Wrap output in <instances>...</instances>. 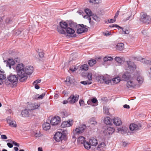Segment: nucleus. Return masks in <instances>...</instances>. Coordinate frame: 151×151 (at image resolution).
<instances>
[{"instance_id":"obj_57","label":"nucleus","mask_w":151,"mask_h":151,"mask_svg":"<svg viewBox=\"0 0 151 151\" xmlns=\"http://www.w3.org/2000/svg\"><path fill=\"white\" fill-rule=\"evenodd\" d=\"M34 136L37 137H40L41 136V134L40 133V132L38 133L37 132L34 133Z\"/></svg>"},{"instance_id":"obj_45","label":"nucleus","mask_w":151,"mask_h":151,"mask_svg":"<svg viewBox=\"0 0 151 151\" xmlns=\"http://www.w3.org/2000/svg\"><path fill=\"white\" fill-rule=\"evenodd\" d=\"M125 130H126V129H123L122 127L118 129V130L119 132L121 131L122 132V133L123 134L126 133V132Z\"/></svg>"},{"instance_id":"obj_10","label":"nucleus","mask_w":151,"mask_h":151,"mask_svg":"<svg viewBox=\"0 0 151 151\" xmlns=\"http://www.w3.org/2000/svg\"><path fill=\"white\" fill-rule=\"evenodd\" d=\"M129 81H127L126 86L128 88H136L137 87L138 88L139 86L138 84H136L133 82L132 80H130Z\"/></svg>"},{"instance_id":"obj_28","label":"nucleus","mask_w":151,"mask_h":151,"mask_svg":"<svg viewBox=\"0 0 151 151\" xmlns=\"http://www.w3.org/2000/svg\"><path fill=\"white\" fill-rule=\"evenodd\" d=\"M111 119L109 117H106L104 118V123L107 125H111Z\"/></svg>"},{"instance_id":"obj_54","label":"nucleus","mask_w":151,"mask_h":151,"mask_svg":"<svg viewBox=\"0 0 151 151\" xmlns=\"http://www.w3.org/2000/svg\"><path fill=\"white\" fill-rule=\"evenodd\" d=\"M91 101L92 103H96L98 101L96 98H93L91 99Z\"/></svg>"},{"instance_id":"obj_7","label":"nucleus","mask_w":151,"mask_h":151,"mask_svg":"<svg viewBox=\"0 0 151 151\" xmlns=\"http://www.w3.org/2000/svg\"><path fill=\"white\" fill-rule=\"evenodd\" d=\"M134 78L132 76L131 74L128 72H125L123 74L122 78L123 80L126 81H128L130 80H133Z\"/></svg>"},{"instance_id":"obj_9","label":"nucleus","mask_w":151,"mask_h":151,"mask_svg":"<svg viewBox=\"0 0 151 151\" xmlns=\"http://www.w3.org/2000/svg\"><path fill=\"white\" fill-rule=\"evenodd\" d=\"M48 122H50L52 125H55L58 124L60 122V118L58 116L52 118L50 120L48 119L47 120Z\"/></svg>"},{"instance_id":"obj_39","label":"nucleus","mask_w":151,"mask_h":151,"mask_svg":"<svg viewBox=\"0 0 151 151\" xmlns=\"http://www.w3.org/2000/svg\"><path fill=\"white\" fill-rule=\"evenodd\" d=\"M120 81V78L119 77H117L113 79V82L115 83H117Z\"/></svg>"},{"instance_id":"obj_8","label":"nucleus","mask_w":151,"mask_h":151,"mask_svg":"<svg viewBox=\"0 0 151 151\" xmlns=\"http://www.w3.org/2000/svg\"><path fill=\"white\" fill-rule=\"evenodd\" d=\"M65 135L63 134L61 132H57L54 137V139L57 142L62 141L63 138L65 137Z\"/></svg>"},{"instance_id":"obj_58","label":"nucleus","mask_w":151,"mask_h":151,"mask_svg":"<svg viewBox=\"0 0 151 151\" xmlns=\"http://www.w3.org/2000/svg\"><path fill=\"white\" fill-rule=\"evenodd\" d=\"M104 62L103 63V65H104L105 63L109 61L107 57H105L104 58Z\"/></svg>"},{"instance_id":"obj_41","label":"nucleus","mask_w":151,"mask_h":151,"mask_svg":"<svg viewBox=\"0 0 151 151\" xmlns=\"http://www.w3.org/2000/svg\"><path fill=\"white\" fill-rule=\"evenodd\" d=\"M65 82L66 84H70L72 83V80L71 78L69 76H68L66 78V80L65 81Z\"/></svg>"},{"instance_id":"obj_6","label":"nucleus","mask_w":151,"mask_h":151,"mask_svg":"<svg viewBox=\"0 0 151 151\" xmlns=\"http://www.w3.org/2000/svg\"><path fill=\"white\" fill-rule=\"evenodd\" d=\"M86 127V125L83 124L79 127L76 128L73 131L74 135L73 136V138L74 137L75 135L79 134L83 132Z\"/></svg>"},{"instance_id":"obj_47","label":"nucleus","mask_w":151,"mask_h":151,"mask_svg":"<svg viewBox=\"0 0 151 151\" xmlns=\"http://www.w3.org/2000/svg\"><path fill=\"white\" fill-rule=\"evenodd\" d=\"M77 70V68L75 66H72L70 68V70L72 72H74Z\"/></svg>"},{"instance_id":"obj_30","label":"nucleus","mask_w":151,"mask_h":151,"mask_svg":"<svg viewBox=\"0 0 151 151\" xmlns=\"http://www.w3.org/2000/svg\"><path fill=\"white\" fill-rule=\"evenodd\" d=\"M59 25L61 27L65 29H66L68 27V24L65 22L62 21L60 22Z\"/></svg>"},{"instance_id":"obj_4","label":"nucleus","mask_w":151,"mask_h":151,"mask_svg":"<svg viewBox=\"0 0 151 151\" xmlns=\"http://www.w3.org/2000/svg\"><path fill=\"white\" fill-rule=\"evenodd\" d=\"M96 78L98 82H100L101 83H104L108 84L111 82V80L109 79L108 78L102 75L97 76Z\"/></svg>"},{"instance_id":"obj_17","label":"nucleus","mask_w":151,"mask_h":151,"mask_svg":"<svg viewBox=\"0 0 151 151\" xmlns=\"http://www.w3.org/2000/svg\"><path fill=\"white\" fill-rule=\"evenodd\" d=\"M114 124L116 126H119L122 124L121 119L118 117H114L112 119Z\"/></svg>"},{"instance_id":"obj_49","label":"nucleus","mask_w":151,"mask_h":151,"mask_svg":"<svg viewBox=\"0 0 151 151\" xmlns=\"http://www.w3.org/2000/svg\"><path fill=\"white\" fill-rule=\"evenodd\" d=\"M8 141H9L10 142H12V144H13L14 145L18 147H19V144L17 142H15L14 141H12V140H11V139L8 140Z\"/></svg>"},{"instance_id":"obj_5","label":"nucleus","mask_w":151,"mask_h":151,"mask_svg":"<svg viewBox=\"0 0 151 151\" xmlns=\"http://www.w3.org/2000/svg\"><path fill=\"white\" fill-rule=\"evenodd\" d=\"M140 16V20L141 22L144 23H148L151 20V18L150 16L147 15L145 13H141Z\"/></svg>"},{"instance_id":"obj_44","label":"nucleus","mask_w":151,"mask_h":151,"mask_svg":"<svg viewBox=\"0 0 151 151\" xmlns=\"http://www.w3.org/2000/svg\"><path fill=\"white\" fill-rule=\"evenodd\" d=\"M87 77L89 81L92 80V74L91 73H88L87 75Z\"/></svg>"},{"instance_id":"obj_50","label":"nucleus","mask_w":151,"mask_h":151,"mask_svg":"<svg viewBox=\"0 0 151 151\" xmlns=\"http://www.w3.org/2000/svg\"><path fill=\"white\" fill-rule=\"evenodd\" d=\"M46 94V92L43 93L38 97V99H42Z\"/></svg>"},{"instance_id":"obj_2","label":"nucleus","mask_w":151,"mask_h":151,"mask_svg":"<svg viewBox=\"0 0 151 151\" xmlns=\"http://www.w3.org/2000/svg\"><path fill=\"white\" fill-rule=\"evenodd\" d=\"M18 78L17 75L10 74L7 77V79L6 78L4 79L5 84L6 85H9L10 84H17Z\"/></svg>"},{"instance_id":"obj_16","label":"nucleus","mask_w":151,"mask_h":151,"mask_svg":"<svg viewBox=\"0 0 151 151\" xmlns=\"http://www.w3.org/2000/svg\"><path fill=\"white\" fill-rule=\"evenodd\" d=\"M78 99L77 97H75L73 95H71L68 98V100L69 101L70 104H74L77 102Z\"/></svg>"},{"instance_id":"obj_31","label":"nucleus","mask_w":151,"mask_h":151,"mask_svg":"<svg viewBox=\"0 0 151 151\" xmlns=\"http://www.w3.org/2000/svg\"><path fill=\"white\" fill-rule=\"evenodd\" d=\"M106 146L105 143L102 142L99 144L97 147V150H102L104 147Z\"/></svg>"},{"instance_id":"obj_40","label":"nucleus","mask_w":151,"mask_h":151,"mask_svg":"<svg viewBox=\"0 0 151 151\" xmlns=\"http://www.w3.org/2000/svg\"><path fill=\"white\" fill-rule=\"evenodd\" d=\"M137 80L139 83L141 84L143 82L144 78L141 76H139L137 77Z\"/></svg>"},{"instance_id":"obj_13","label":"nucleus","mask_w":151,"mask_h":151,"mask_svg":"<svg viewBox=\"0 0 151 151\" xmlns=\"http://www.w3.org/2000/svg\"><path fill=\"white\" fill-rule=\"evenodd\" d=\"M115 131L114 128L108 127L104 130L103 133L105 136H108L112 134Z\"/></svg>"},{"instance_id":"obj_20","label":"nucleus","mask_w":151,"mask_h":151,"mask_svg":"<svg viewBox=\"0 0 151 151\" xmlns=\"http://www.w3.org/2000/svg\"><path fill=\"white\" fill-rule=\"evenodd\" d=\"M4 62L6 63V65L8 66L10 68H11V65H13L15 64V62L12 59H9L8 60H4Z\"/></svg>"},{"instance_id":"obj_14","label":"nucleus","mask_w":151,"mask_h":151,"mask_svg":"<svg viewBox=\"0 0 151 151\" xmlns=\"http://www.w3.org/2000/svg\"><path fill=\"white\" fill-rule=\"evenodd\" d=\"M67 33L70 35L71 37H75L77 36L76 34L75 33V30L70 27H68L65 29Z\"/></svg>"},{"instance_id":"obj_35","label":"nucleus","mask_w":151,"mask_h":151,"mask_svg":"<svg viewBox=\"0 0 151 151\" xmlns=\"http://www.w3.org/2000/svg\"><path fill=\"white\" fill-rule=\"evenodd\" d=\"M80 68L82 70L86 71L88 69V66L87 65L84 64L81 66Z\"/></svg>"},{"instance_id":"obj_21","label":"nucleus","mask_w":151,"mask_h":151,"mask_svg":"<svg viewBox=\"0 0 151 151\" xmlns=\"http://www.w3.org/2000/svg\"><path fill=\"white\" fill-rule=\"evenodd\" d=\"M31 112V110H30V109H26L22 111L21 114L24 117H28L29 116V112Z\"/></svg>"},{"instance_id":"obj_18","label":"nucleus","mask_w":151,"mask_h":151,"mask_svg":"<svg viewBox=\"0 0 151 151\" xmlns=\"http://www.w3.org/2000/svg\"><path fill=\"white\" fill-rule=\"evenodd\" d=\"M33 68L31 66H28L25 67V72L26 75H31L33 72Z\"/></svg>"},{"instance_id":"obj_29","label":"nucleus","mask_w":151,"mask_h":151,"mask_svg":"<svg viewBox=\"0 0 151 151\" xmlns=\"http://www.w3.org/2000/svg\"><path fill=\"white\" fill-rule=\"evenodd\" d=\"M85 138L83 136L80 137L78 139V142L79 144H83L86 141L85 140Z\"/></svg>"},{"instance_id":"obj_27","label":"nucleus","mask_w":151,"mask_h":151,"mask_svg":"<svg viewBox=\"0 0 151 151\" xmlns=\"http://www.w3.org/2000/svg\"><path fill=\"white\" fill-rule=\"evenodd\" d=\"M46 122L43 124L42 127L45 130H47L50 129V124L48 122Z\"/></svg>"},{"instance_id":"obj_33","label":"nucleus","mask_w":151,"mask_h":151,"mask_svg":"<svg viewBox=\"0 0 151 151\" xmlns=\"http://www.w3.org/2000/svg\"><path fill=\"white\" fill-rule=\"evenodd\" d=\"M83 144L85 148L87 150L90 149L91 147V145L89 142H86V141Z\"/></svg>"},{"instance_id":"obj_43","label":"nucleus","mask_w":151,"mask_h":151,"mask_svg":"<svg viewBox=\"0 0 151 151\" xmlns=\"http://www.w3.org/2000/svg\"><path fill=\"white\" fill-rule=\"evenodd\" d=\"M104 112L106 115H109V109L106 107H104Z\"/></svg>"},{"instance_id":"obj_38","label":"nucleus","mask_w":151,"mask_h":151,"mask_svg":"<svg viewBox=\"0 0 151 151\" xmlns=\"http://www.w3.org/2000/svg\"><path fill=\"white\" fill-rule=\"evenodd\" d=\"M92 16L93 19L95 21L97 22H99L100 21L101 19L98 16L96 15L93 14V15H92Z\"/></svg>"},{"instance_id":"obj_61","label":"nucleus","mask_w":151,"mask_h":151,"mask_svg":"<svg viewBox=\"0 0 151 151\" xmlns=\"http://www.w3.org/2000/svg\"><path fill=\"white\" fill-rule=\"evenodd\" d=\"M119 13V11L118 10L116 12L115 14V15L114 17V18L116 19L118 16Z\"/></svg>"},{"instance_id":"obj_42","label":"nucleus","mask_w":151,"mask_h":151,"mask_svg":"<svg viewBox=\"0 0 151 151\" xmlns=\"http://www.w3.org/2000/svg\"><path fill=\"white\" fill-rule=\"evenodd\" d=\"M80 83L84 85H90L92 83V82L91 81H81Z\"/></svg>"},{"instance_id":"obj_55","label":"nucleus","mask_w":151,"mask_h":151,"mask_svg":"<svg viewBox=\"0 0 151 151\" xmlns=\"http://www.w3.org/2000/svg\"><path fill=\"white\" fill-rule=\"evenodd\" d=\"M79 103L80 106H83L84 105V101L82 100H80Z\"/></svg>"},{"instance_id":"obj_46","label":"nucleus","mask_w":151,"mask_h":151,"mask_svg":"<svg viewBox=\"0 0 151 151\" xmlns=\"http://www.w3.org/2000/svg\"><path fill=\"white\" fill-rule=\"evenodd\" d=\"M109 27H116V28H117V27H119V28H120L121 29H122L123 30V28L121 27H120L119 26L117 25V24H112V25H110L109 26Z\"/></svg>"},{"instance_id":"obj_36","label":"nucleus","mask_w":151,"mask_h":151,"mask_svg":"<svg viewBox=\"0 0 151 151\" xmlns=\"http://www.w3.org/2000/svg\"><path fill=\"white\" fill-rule=\"evenodd\" d=\"M96 61L94 59L90 60H88V64L90 66H93L94 64L96 63Z\"/></svg>"},{"instance_id":"obj_3","label":"nucleus","mask_w":151,"mask_h":151,"mask_svg":"<svg viewBox=\"0 0 151 151\" xmlns=\"http://www.w3.org/2000/svg\"><path fill=\"white\" fill-rule=\"evenodd\" d=\"M70 25L71 27L73 28H76L78 27V29L77 32L78 34H82L87 31L88 29L86 27V26H85L83 24L78 25L74 22H72L70 23Z\"/></svg>"},{"instance_id":"obj_51","label":"nucleus","mask_w":151,"mask_h":151,"mask_svg":"<svg viewBox=\"0 0 151 151\" xmlns=\"http://www.w3.org/2000/svg\"><path fill=\"white\" fill-rule=\"evenodd\" d=\"M116 20V19L114 18V19H108V22L109 23H113L115 22Z\"/></svg>"},{"instance_id":"obj_25","label":"nucleus","mask_w":151,"mask_h":151,"mask_svg":"<svg viewBox=\"0 0 151 151\" xmlns=\"http://www.w3.org/2000/svg\"><path fill=\"white\" fill-rule=\"evenodd\" d=\"M40 106V104H37L36 103L32 104L29 105V109L32 111L33 110L38 109Z\"/></svg>"},{"instance_id":"obj_19","label":"nucleus","mask_w":151,"mask_h":151,"mask_svg":"<svg viewBox=\"0 0 151 151\" xmlns=\"http://www.w3.org/2000/svg\"><path fill=\"white\" fill-rule=\"evenodd\" d=\"M1 68L0 67V72L1 73L0 74V85L3 84V80L5 79L6 78V75L4 74V71L3 70L1 71Z\"/></svg>"},{"instance_id":"obj_64","label":"nucleus","mask_w":151,"mask_h":151,"mask_svg":"<svg viewBox=\"0 0 151 151\" xmlns=\"http://www.w3.org/2000/svg\"><path fill=\"white\" fill-rule=\"evenodd\" d=\"M123 107L125 108L129 109L130 108L129 106L127 104H125L124 105Z\"/></svg>"},{"instance_id":"obj_48","label":"nucleus","mask_w":151,"mask_h":151,"mask_svg":"<svg viewBox=\"0 0 151 151\" xmlns=\"http://www.w3.org/2000/svg\"><path fill=\"white\" fill-rule=\"evenodd\" d=\"M141 61L142 63H144L146 64H149L150 63V60H146L145 59L142 58L141 59Z\"/></svg>"},{"instance_id":"obj_24","label":"nucleus","mask_w":151,"mask_h":151,"mask_svg":"<svg viewBox=\"0 0 151 151\" xmlns=\"http://www.w3.org/2000/svg\"><path fill=\"white\" fill-rule=\"evenodd\" d=\"M124 45L122 43H118L116 46V49L119 51H121L124 49Z\"/></svg>"},{"instance_id":"obj_37","label":"nucleus","mask_w":151,"mask_h":151,"mask_svg":"<svg viewBox=\"0 0 151 151\" xmlns=\"http://www.w3.org/2000/svg\"><path fill=\"white\" fill-rule=\"evenodd\" d=\"M89 122L91 124H93L94 125L97 124V122H96L95 119L93 117L90 119Z\"/></svg>"},{"instance_id":"obj_1","label":"nucleus","mask_w":151,"mask_h":151,"mask_svg":"<svg viewBox=\"0 0 151 151\" xmlns=\"http://www.w3.org/2000/svg\"><path fill=\"white\" fill-rule=\"evenodd\" d=\"M16 70L19 78L20 82H24L26 81L28 78L25 72V68L22 63L18 64L16 67Z\"/></svg>"},{"instance_id":"obj_53","label":"nucleus","mask_w":151,"mask_h":151,"mask_svg":"<svg viewBox=\"0 0 151 151\" xmlns=\"http://www.w3.org/2000/svg\"><path fill=\"white\" fill-rule=\"evenodd\" d=\"M38 54L41 58H42L44 56V53L43 52H39Z\"/></svg>"},{"instance_id":"obj_26","label":"nucleus","mask_w":151,"mask_h":151,"mask_svg":"<svg viewBox=\"0 0 151 151\" xmlns=\"http://www.w3.org/2000/svg\"><path fill=\"white\" fill-rule=\"evenodd\" d=\"M7 121L9 126L14 127H16L17 124L15 122L12 121L11 120L9 119V117L7 118Z\"/></svg>"},{"instance_id":"obj_56","label":"nucleus","mask_w":151,"mask_h":151,"mask_svg":"<svg viewBox=\"0 0 151 151\" xmlns=\"http://www.w3.org/2000/svg\"><path fill=\"white\" fill-rule=\"evenodd\" d=\"M41 81V79H38L37 80H36L35 81H34L33 83V84H37L38 83H39Z\"/></svg>"},{"instance_id":"obj_62","label":"nucleus","mask_w":151,"mask_h":151,"mask_svg":"<svg viewBox=\"0 0 151 151\" xmlns=\"http://www.w3.org/2000/svg\"><path fill=\"white\" fill-rule=\"evenodd\" d=\"M103 35H104L106 36H108L109 35H110V34H111V33H110L108 32V31L106 32L105 33L103 32Z\"/></svg>"},{"instance_id":"obj_59","label":"nucleus","mask_w":151,"mask_h":151,"mask_svg":"<svg viewBox=\"0 0 151 151\" xmlns=\"http://www.w3.org/2000/svg\"><path fill=\"white\" fill-rule=\"evenodd\" d=\"M21 33V31L20 30H15V33L14 34L17 35H19Z\"/></svg>"},{"instance_id":"obj_15","label":"nucleus","mask_w":151,"mask_h":151,"mask_svg":"<svg viewBox=\"0 0 151 151\" xmlns=\"http://www.w3.org/2000/svg\"><path fill=\"white\" fill-rule=\"evenodd\" d=\"M85 12L87 14V15L84 16V17L86 18H88L89 23H90L91 21V18L90 16L92 15V13L91 11L88 9H85Z\"/></svg>"},{"instance_id":"obj_32","label":"nucleus","mask_w":151,"mask_h":151,"mask_svg":"<svg viewBox=\"0 0 151 151\" xmlns=\"http://www.w3.org/2000/svg\"><path fill=\"white\" fill-rule=\"evenodd\" d=\"M115 60L120 64H122L124 62V59L123 58H121L119 57H116L115 58Z\"/></svg>"},{"instance_id":"obj_63","label":"nucleus","mask_w":151,"mask_h":151,"mask_svg":"<svg viewBox=\"0 0 151 151\" xmlns=\"http://www.w3.org/2000/svg\"><path fill=\"white\" fill-rule=\"evenodd\" d=\"M7 146L9 147V148H12L13 146V145L11 143H7Z\"/></svg>"},{"instance_id":"obj_22","label":"nucleus","mask_w":151,"mask_h":151,"mask_svg":"<svg viewBox=\"0 0 151 151\" xmlns=\"http://www.w3.org/2000/svg\"><path fill=\"white\" fill-rule=\"evenodd\" d=\"M127 63L128 65V67L129 69H131L132 70L136 69V66L133 62L128 61H127Z\"/></svg>"},{"instance_id":"obj_52","label":"nucleus","mask_w":151,"mask_h":151,"mask_svg":"<svg viewBox=\"0 0 151 151\" xmlns=\"http://www.w3.org/2000/svg\"><path fill=\"white\" fill-rule=\"evenodd\" d=\"M90 2L93 4H97L99 2L98 0H90Z\"/></svg>"},{"instance_id":"obj_23","label":"nucleus","mask_w":151,"mask_h":151,"mask_svg":"<svg viewBox=\"0 0 151 151\" xmlns=\"http://www.w3.org/2000/svg\"><path fill=\"white\" fill-rule=\"evenodd\" d=\"M89 142L92 146H96L98 144V140L93 138H92L89 140Z\"/></svg>"},{"instance_id":"obj_12","label":"nucleus","mask_w":151,"mask_h":151,"mask_svg":"<svg viewBox=\"0 0 151 151\" xmlns=\"http://www.w3.org/2000/svg\"><path fill=\"white\" fill-rule=\"evenodd\" d=\"M129 129L131 131L137 130L140 129H141L142 126L140 124L138 125L132 123L130 124L129 126Z\"/></svg>"},{"instance_id":"obj_60","label":"nucleus","mask_w":151,"mask_h":151,"mask_svg":"<svg viewBox=\"0 0 151 151\" xmlns=\"http://www.w3.org/2000/svg\"><path fill=\"white\" fill-rule=\"evenodd\" d=\"M1 138L2 139H6L7 138V137L5 135H1Z\"/></svg>"},{"instance_id":"obj_34","label":"nucleus","mask_w":151,"mask_h":151,"mask_svg":"<svg viewBox=\"0 0 151 151\" xmlns=\"http://www.w3.org/2000/svg\"><path fill=\"white\" fill-rule=\"evenodd\" d=\"M65 29L61 27L60 26L57 27L58 31L60 33L65 34Z\"/></svg>"},{"instance_id":"obj_11","label":"nucleus","mask_w":151,"mask_h":151,"mask_svg":"<svg viewBox=\"0 0 151 151\" xmlns=\"http://www.w3.org/2000/svg\"><path fill=\"white\" fill-rule=\"evenodd\" d=\"M73 123V120L72 119H69L67 121H65L63 122L61 126L62 128L69 127L72 126Z\"/></svg>"}]
</instances>
